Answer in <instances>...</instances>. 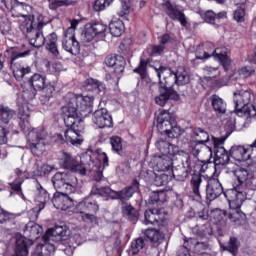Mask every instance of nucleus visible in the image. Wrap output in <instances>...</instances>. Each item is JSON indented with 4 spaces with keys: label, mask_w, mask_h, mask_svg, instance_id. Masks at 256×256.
<instances>
[{
    "label": "nucleus",
    "mask_w": 256,
    "mask_h": 256,
    "mask_svg": "<svg viewBox=\"0 0 256 256\" xmlns=\"http://www.w3.org/2000/svg\"><path fill=\"white\" fill-rule=\"evenodd\" d=\"M73 192H56L52 197V205H54L55 209H60V211H67V209H71L73 207V198L71 195Z\"/></svg>",
    "instance_id": "24"
},
{
    "label": "nucleus",
    "mask_w": 256,
    "mask_h": 256,
    "mask_svg": "<svg viewBox=\"0 0 256 256\" xmlns=\"http://www.w3.org/2000/svg\"><path fill=\"white\" fill-rule=\"evenodd\" d=\"M61 115L64 117V124L68 129L62 134H56V143L63 145L70 143L71 145H81L83 143V135H85V121L79 114V105H77V96L72 95L65 106L61 108Z\"/></svg>",
    "instance_id": "2"
},
{
    "label": "nucleus",
    "mask_w": 256,
    "mask_h": 256,
    "mask_svg": "<svg viewBox=\"0 0 256 256\" xmlns=\"http://www.w3.org/2000/svg\"><path fill=\"white\" fill-rule=\"evenodd\" d=\"M182 161L181 166L173 167L172 168V175L176 181H186L189 177V169L191 168V156H189V166H187V162L185 161V158L179 157Z\"/></svg>",
    "instance_id": "27"
},
{
    "label": "nucleus",
    "mask_w": 256,
    "mask_h": 256,
    "mask_svg": "<svg viewBox=\"0 0 256 256\" xmlns=\"http://www.w3.org/2000/svg\"><path fill=\"white\" fill-rule=\"evenodd\" d=\"M122 1V10L118 12L119 17H125V15H129L133 8L131 7V1L121 0Z\"/></svg>",
    "instance_id": "59"
},
{
    "label": "nucleus",
    "mask_w": 256,
    "mask_h": 256,
    "mask_svg": "<svg viewBox=\"0 0 256 256\" xmlns=\"http://www.w3.org/2000/svg\"><path fill=\"white\" fill-rule=\"evenodd\" d=\"M201 183H203V176L200 173L193 174L190 185L192 187L194 195H196V197H199V199H201V192L199 191Z\"/></svg>",
    "instance_id": "43"
},
{
    "label": "nucleus",
    "mask_w": 256,
    "mask_h": 256,
    "mask_svg": "<svg viewBox=\"0 0 256 256\" xmlns=\"http://www.w3.org/2000/svg\"><path fill=\"white\" fill-rule=\"evenodd\" d=\"M230 157L241 163L249 161V159H251V154H249V150L245 149L243 146H232L230 149Z\"/></svg>",
    "instance_id": "29"
},
{
    "label": "nucleus",
    "mask_w": 256,
    "mask_h": 256,
    "mask_svg": "<svg viewBox=\"0 0 256 256\" xmlns=\"http://www.w3.org/2000/svg\"><path fill=\"white\" fill-rule=\"evenodd\" d=\"M169 179L170 177L167 174L156 175L154 178V185L156 187H164V185H168Z\"/></svg>",
    "instance_id": "57"
},
{
    "label": "nucleus",
    "mask_w": 256,
    "mask_h": 256,
    "mask_svg": "<svg viewBox=\"0 0 256 256\" xmlns=\"http://www.w3.org/2000/svg\"><path fill=\"white\" fill-rule=\"evenodd\" d=\"M255 173L256 160L248 162L245 168L240 167L234 171L237 181L232 189L226 190L224 193L230 207V211L227 212V219L232 223H237L245 217V213L241 211V205L245 199H251L255 192Z\"/></svg>",
    "instance_id": "1"
},
{
    "label": "nucleus",
    "mask_w": 256,
    "mask_h": 256,
    "mask_svg": "<svg viewBox=\"0 0 256 256\" xmlns=\"http://www.w3.org/2000/svg\"><path fill=\"white\" fill-rule=\"evenodd\" d=\"M46 137L47 131L43 128H36L28 133V139L30 141L28 147L33 155H36L37 157H39V155H43V151H45Z\"/></svg>",
    "instance_id": "12"
},
{
    "label": "nucleus",
    "mask_w": 256,
    "mask_h": 256,
    "mask_svg": "<svg viewBox=\"0 0 256 256\" xmlns=\"http://www.w3.org/2000/svg\"><path fill=\"white\" fill-rule=\"evenodd\" d=\"M144 223L145 225H155V223H157L155 213L151 210H146L144 213Z\"/></svg>",
    "instance_id": "58"
},
{
    "label": "nucleus",
    "mask_w": 256,
    "mask_h": 256,
    "mask_svg": "<svg viewBox=\"0 0 256 256\" xmlns=\"http://www.w3.org/2000/svg\"><path fill=\"white\" fill-rule=\"evenodd\" d=\"M104 63L107 67H114V72L112 73V76L116 81H119L121 77H123V73H125V66L127 65V62L125 61V58L121 55H108Z\"/></svg>",
    "instance_id": "18"
},
{
    "label": "nucleus",
    "mask_w": 256,
    "mask_h": 256,
    "mask_svg": "<svg viewBox=\"0 0 256 256\" xmlns=\"http://www.w3.org/2000/svg\"><path fill=\"white\" fill-rule=\"evenodd\" d=\"M196 145H205L209 141V132L203 128L195 127L192 129Z\"/></svg>",
    "instance_id": "37"
},
{
    "label": "nucleus",
    "mask_w": 256,
    "mask_h": 256,
    "mask_svg": "<svg viewBox=\"0 0 256 256\" xmlns=\"http://www.w3.org/2000/svg\"><path fill=\"white\" fill-rule=\"evenodd\" d=\"M109 31L113 37H121L125 33V24L121 19L112 20L109 24Z\"/></svg>",
    "instance_id": "39"
},
{
    "label": "nucleus",
    "mask_w": 256,
    "mask_h": 256,
    "mask_svg": "<svg viewBox=\"0 0 256 256\" xmlns=\"http://www.w3.org/2000/svg\"><path fill=\"white\" fill-rule=\"evenodd\" d=\"M0 225H6L8 229H13L15 225V219H17V214L8 212L5 209L0 210Z\"/></svg>",
    "instance_id": "35"
},
{
    "label": "nucleus",
    "mask_w": 256,
    "mask_h": 256,
    "mask_svg": "<svg viewBox=\"0 0 256 256\" xmlns=\"http://www.w3.org/2000/svg\"><path fill=\"white\" fill-rule=\"evenodd\" d=\"M159 79L158 82V95L155 97L156 105L160 107H165L169 101H179L180 96L179 93L173 88V84L171 83V76L161 78V75L165 73V71H171V68L167 66H160L159 68L152 66Z\"/></svg>",
    "instance_id": "4"
},
{
    "label": "nucleus",
    "mask_w": 256,
    "mask_h": 256,
    "mask_svg": "<svg viewBox=\"0 0 256 256\" xmlns=\"http://www.w3.org/2000/svg\"><path fill=\"white\" fill-rule=\"evenodd\" d=\"M97 213H84L82 214V221H84V223H97Z\"/></svg>",
    "instance_id": "63"
},
{
    "label": "nucleus",
    "mask_w": 256,
    "mask_h": 256,
    "mask_svg": "<svg viewBox=\"0 0 256 256\" xmlns=\"http://www.w3.org/2000/svg\"><path fill=\"white\" fill-rule=\"evenodd\" d=\"M148 243H154V245H161L165 241V233L157 229H146L143 231Z\"/></svg>",
    "instance_id": "30"
},
{
    "label": "nucleus",
    "mask_w": 256,
    "mask_h": 256,
    "mask_svg": "<svg viewBox=\"0 0 256 256\" xmlns=\"http://www.w3.org/2000/svg\"><path fill=\"white\" fill-rule=\"evenodd\" d=\"M36 189L38 191L36 201L38 202L36 209L38 213H41L45 209V204L49 201V193L39 182H37Z\"/></svg>",
    "instance_id": "33"
},
{
    "label": "nucleus",
    "mask_w": 256,
    "mask_h": 256,
    "mask_svg": "<svg viewBox=\"0 0 256 256\" xmlns=\"http://www.w3.org/2000/svg\"><path fill=\"white\" fill-rule=\"evenodd\" d=\"M204 71L207 73L208 76L212 77V78H216L219 77V68H213L211 66H205L204 67Z\"/></svg>",
    "instance_id": "64"
},
{
    "label": "nucleus",
    "mask_w": 256,
    "mask_h": 256,
    "mask_svg": "<svg viewBox=\"0 0 256 256\" xmlns=\"http://www.w3.org/2000/svg\"><path fill=\"white\" fill-rule=\"evenodd\" d=\"M165 201H167V193L164 190L151 192L148 199L149 205H156V207L163 205Z\"/></svg>",
    "instance_id": "34"
},
{
    "label": "nucleus",
    "mask_w": 256,
    "mask_h": 256,
    "mask_svg": "<svg viewBox=\"0 0 256 256\" xmlns=\"http://www.w3.org/2000/svg\"><path fill=\"white\" fill-rule=\"evenodd\" d=\"M149 243V240H147V237H139L137 238L135 241L132 242L131 244V249H132V253L133 255H137V253H139V251H141V249H145V247H147Z\"/></svg>",
    "instance_id": "44"
},
{
    "label": "nucleus",
    "mask_w": 256,
    "mask_h": 256,
    "mask_svg": "<svg viewBox=\"0 0 256 256\" xmlns=\"http://www.w3.org/2000/svg\"><path fill=\"white\" fill-rule=\"evenodd\" d=\"M156 127L161 135L168 139H177L181 135V127L177 126V120L169 111H161L156 118Z\"/></svg>",
    "instance_id": "6"
},
{
    "label": "nucleus",
    "mask_w": 256,
    "mask_h": 256,
    "mask_svg": "<svg viewBox=\"0 0 256 256\" xmlns=\"http://www.w3.org/2000/svg\"><path fill=\"white\" fill-rule=\"evenodd\" d=\"M92 121L99 129L113 127V117L106 108L96 110L93 114Z\"/></svg>",
    "instance_id": "25"
},
{
    "label": "nucleus",
    "mask_w": 256,
    "mask_h": 256,
    "mask_svg": "<svg viewBox=\"0 0 256 256\" xmlns=\"http://www.w3.org/2000/svg\"><path fill=\"white\" fill-rule=\"evenodd\" d=\"M35 92L25 91L23 93V99L25 101L21 103V99H18V115H20L19 127L23 133H29V129H31V125L29 124V106H27V101H32L35 99Z\"/></svg>",
    "instance_id": "10"
},
{
    "label": "nucleus",
    "mask_w": 256,
    "mask_h": 256,
    "mask_svg": "<svg viewBox=\"0 0 256 256\" xmlns=\"http://www.w3.org/2000/svg\"><path fill=\"white\" fill-rule=\"evenodd\" d=\"M94 165H97L98 163H100V165L98 166V169L101 170L102 176H103V170L105 169V167H109V157L107 156V153L102 152L99 154V158L98 160H93ZM104 177H102V179L100 181H103Z\"/></svg>",
    "instance_id": "49"
},
{
    "label": "nucleus",
    "mask_w": 256,
    "mask_h": 256,
    "mask_svg": "<svg viewBox=\"0 0 256 256\" xmlns=\"http://www.w3.org/2000/svg\"><path fill=\"white\" fill-rule=\"evenodd\" d=\"M76 98L78 113L84 121L85 117H89L93 113V101H95V98L93 96H76Z\"/></svg>",
    "instance_id": "26"
},
{
    "label": "nucleus",
    "mask_w": 256,
    "mask_h": 256,
    "mask_svg": "<svg viewBox=\"0 0 256 256\" xmlns=\"http://www.w3.org/2000/svg\"><path fill=\"white\" fill-rule=\"evenodd\" d=\"M173 76H174V83L178 86H183V85H189L191 81V77L189 76V73H187V70L183 67H179L175 72H173L170 69V83L172 84L173 87Z\"/></svg>",
    "instance_id": "28"
},
{
    "label": "nucleus",
    "mask_w": 256,
    "mask_h": 256,
    "mask_svg": "<svg viewBox=\"0 0 256 256\" xmlns=\"http://www.w3.org/2000/svg\"><path fill=\"white\" fill-rule=\"evenodd\" d=\"M234 19L238 23H243L245 21V8L240 7L234 11Z\"/></svg>",
    "instance_id": "62"
},
{
    "label": "nucleus",
    "mask_w": 256,
    "mask_h": 256,
    "mask_svg": "<svg viewBox=\"0 0 256 256\" xmlns=\"http://www.w3.org/2000/svg\"><path fill=\"white\" fill-rule=\"evenodd\" d=\"M7 11H9L12 17H15L16 19H19V17L25 19L27 33L33 31L35 15H31V13H33V7H31V5L25 2H20L19 0H10Z\"/></svg>",
    "instance_id": "7"
},
{
    "label": "nucleus",
    "mask_w": 256,
    "mask_h": 256,
    "mask_svg": "<svg viewBox=\"0 0 256 256\" xmlns=\"http://www.w3.org/2000/svg\"><path fill=\"white\" fill-rule=\"evenodd\" d=\"M52 233V239L54 243H60V245H64V247H74L75 245H81L83 243V238L81 237V234L75 233L73 236H71V230L66 225H56L53 228Z\"/></svg>",
    "instance_id": "8"
},
{
    "label": "nucleus",
    "mask_w": 256,
    "mask_h": 256,
    "mask_svg": "<svg viewBox=\"0 0 256 256\" xmlns=\"http://www.w3.org/2000/svg\"><path fill=\"white\" fill-rule=\"evenodd\" d=\"M184 241V245H186V247H190V249H193L196 255H203V253L207 251V248L209 247L206 242H199L197 238L185 237Z\"/></svg>",
    "instance_id": "31"
},
{
    "label": "nucleus",
    "mask_w": 256,
    "mask_h": 256,
    "mask_svg": "<svg viewBox=\"0 0 256 256\" xmlns=\"http://www.w3.org/2000/svg\"><path fill=\"white\" fill-rule=\"evenodd\" d=\"M28 55H31V50H25L24 52H19L13 48L11 50H5L0 54V72H2L5 67V61H8L9 65L13 66L17 59L20 57H28Z\"/></svg>",
    "instance_id": "23"
},
{
    "label": "nucleus",
    "mask_w": 256,
    "mask_h": 256,
    "mask_svg": "<svg viewBox=\"0 0 256 256\" xmlns=\"http://www.w3.org/2000/svg\"><path fill=\"white\" fill-rule=\"evenodd\" d=\"M199 15L206 23H209L210 25H215V21H217V14L213 12V10H207L204 13L199 12Z\"/></svg>",
    "instance_id": "51"
},
{
    "label": "nucleus",
    "mask_w": 256,
    "mask_h": 256,
    "mask_svg": "<svg viewBox=\"0 0 256 256\" xmlns=\"http://www.w3.org/2000/svg\"><path fill=\"white\" fill-rule=\"evenodd\" d=\"M213 150L215 153L214 157V167L219 165H229V161H231V152L227 151L223 145L225 141H227V137L217 138L215 136L211 137Z\"/></svg>",
    "instance_id": "11"
},
{
    "label": "nucleus",
    "mask_w": 256,
    "mask_h": 256,
    "mask_svg": "<svg viewBox=\"0 0 256 256\" xmlns=\"http://www.w3.org/2000/svg\"><path fill=\"white\" fill-rule=\"evenodd\" d=\"M56 193H75L77 177L71 173L57 172L51 179Z\"/></svg>",
    "instance_id": "9"
},
{
    "label": "nucleus",
    "mask_w": 256,
    "mask_h": 256,
    "mask_svg": "<svg viewBox=\"0 0 256 256\" xmlns=\"http://www.w3.org/2000/svg\"><path fill=\"white\" fill-rule=\"evenodd\" d=\"M111 3H113V0H95L93 4V11H96L97 13L105 11Z\"/></svg>",
    "instance_id": "52"
},
{
    "label": "nucleus",
    "mask_w": 256,
    "mask_h": 256,
    "mask_svg": "<svg viewBox=\"0 0 256 256\" xmlns=\"http://www.w3.org/2000/svg\"><path fill=\"white\" fill-rule=\"evenodd\" d=\"M88 25H90L92 31H94L97 37H100L101 39H105V32L107 31V25L101 22H91Z\"/></svg>",
    "instance_id": "47"
},
{
    "label": "nucleus",
    "mask_w": 256,
    "mask_h": 256,
    "mask_svg": "<svg viewBox=\"0 0 256 256\" xmlns=\"http://www.w3.org/2000/svg\"><path fill=\"white\" fill-rule=\"evenodd\" d=\"M165 53V46L159 44V45H153L152 50L150 52V57H160Z\"/></svg>",
    "instance_id": "61"
},
{
    "label": "nucleus",
    "mask_w": 256,
    "mask_h": 256,
    "mask_svg": "<svg viewBox=\"0 0 256 256\" xmlns=\"http://www.w3.org/2000/svg\"><path fill=\"white\" fill-rule=\"evenodd\" d=\"M210 219L216 225H227V210L216 208L210 212Z\"/></svg>",
    "instance_id": "36"
},
{
    "label": "nucleus",
    "mask_w": 256,
    "mask_h": 256,
    "mask_svg": "<svg viewBox=\"0 0 256 256\" xmlns=\"http://www.w3.org/2000/svg\"><path fill=\"white\" fill-rule=\"evenodd\" d=\"M28 83L34 91H44L45 94L42 97L45 98V101H49L55 93V86L47 83V77L43 74L35 73L29 78Z\"/></svg>",
    "instance_id": "13"
},
{
    "label": "nucleus",
    "mask_w": 256,
    "mask_h": 256,
    "mask_svg": "<svg viewBox=\"0 0 256 256\" xmlns=\"http://www.w3.org/2000/svg\"><path fill=\"white\" fill-rule=\"evenodd\" d=\"M38 23H33V29L27 33H33L34 37L30 39L31 45L36 47V49H41L45 45V36H43V32L41 29L45 27V22H43V16L41 14H37Z\"/></svg>",
    "instance_id": "21"
},
{
    "label": "nucleus",
    "mask_w": 256,
    "mask_h": 256,
    "mask_svg": "<svg viewBox=\"0 0 256 256\" xmlns=\"http://www.w3.org/2000/svg\"><path fill=\"white\" fill-rule=\"evenodd\" d=\"M31 73V67H20L13 70V75L16 79V81H22L23 77L25 75H29Z\"/></svg>",
    "instance_id": "55"
},
{
    "label": "nucleus",
    "mask_w": 256,
    "mask_h": 256,
    "mask_svg": "<svg viewBox=\"0 0 256 256\" xmlns=\"http://www.w3.org/2000/svg\"><path fill=\"white\" fill-rule=\"evenodd\" d=\"M116 171L119 175H129V173L131 172V165L129 164V162L125 161L122 162L117 168Z\"/></svg>",
    "instance_id": "60"
},
{
    "label": "nucleus",
    "mask_w": 256,
    "mask_h": 256,
    "mask_svg": "<svg viewBox=\"0 0 256 256\" xmlns=\"http://www.w3.org/2000/svg\"><path fill=\"white\" fill-rule=\"evenodd\" d=\"M46 49L54 55L59 57V48H57V34L55 32L48 35Z\"/></svg>",
    "instance_id": "42"
},
{
    "label": "nucleus",
    "mask_w": 256,
    "mask_h": 256,
    "mask_svg": "<svg viewBox=\"0 0 256 256\" xmlns=\"http://www.w3.org/2000/svg\"><path fill=\"white\" fill-rule=\"evenodd\" d=\"M26 231L30 233V239H39L41 233H43V227L31 222L26 225Z\"/></svg>",
    "instance_id": "45"
},
{
    "label": "nucleus",
    "mask_w": 256,
    "mask_h": 256,
    "mask_svg": "<svg viewBox=\"0 0 256 256\" xmlns=\"http://www.w3.org/2000/svg\"><path fill=\"white\" fill-rule=\"evenodd\" d=\"M149 63H151L149 59H140V63L138 67L134 69V73H138L141 79H147V77H149V74L147 73Z\"/></svg>",
    "instance_id": "46"
},
{
    "label": "nucleus",
    "mask_w": 256,
    "mask_h": 256,
    "mask_svg": "<svg viewBox=\"0 0 256 256\" xmlns=\"http://www.w3.org/2000/svg\"><path fill=\"white\" fill-rule=\"evenodd\" d=\"M141 184L139 180L134 179L129 186L124 187L122 190L115 191L109 186H104L103 189L95 188L93 193H99L102 197H110L113 201H119L121 205H128L127 201L139 193Z\"/></svg>",
    "instance_id": "5"
},
{
    "label": "nucleus",
    "mask_w": 256,
    "mask_h": 256,
    "mask_svg": "<svg viewBox=\"0 0 256 256\" xmlns=\"http://www.w3.org/2000/svg\"><path fill=\"white\" fill-rule=\"evenodd\" d=\"M239 247H241V242L235 236H231L229 241L222 246L223 251H228L233 256H237L239 253Z\"/></svg>",
    "instance_id": "38"
},
{
    "label": "nucleus",
    "mask_w": 256,
    "mask_h": 256,
    "mask_svg": "<svg viewBox=\"0 0 256 256\" xmlns=\"http://www.w3.org/2000/svg\"><path fill=\"white\" fill-rule=\"evenodd\" d=\"M80 159L79 162L70 153L63 152L60 159V167L71 171V173H78L82 177L89 175V173H94V181H101L103 179V174L101 169H99L101 163L95 164L89 154H84Z\"/></svg>",
    "instance_id": "3"
},
{
    "label": "nucleus",
    "mask_w": 256,
    "mask_h": 256,
    "mask_svg": "<svg viewBox=\"0 0 256 256\" xmlns=\"http://www.w3.org/2000/svg\"><path fill=\"white\" fill-rule=\"evenodd\" d=\"M162 8L172 21H179L182 27L187 26V16H185L183 10L179 8V5L173 4L171 0H167L162 3Z\"/></svg>",
    "instance_id": "17"
},
{
    "label": "nucleus",
    "mask_w": 256,
    "mask_h": 256,
    "mask_svg": "<svg viewBox=\"0 0 256 256\" xmlns=\"http://www.w3.org/2000/svg\"><path fill=\"white\" fill-rule=\"evenodd\" d=\"M210 102L212 109L217 115H225V113H227V102H225L219 95L213 94L210 96Z\"/></svg>",
    "instance_id": "32"
},
{
    "label": "nucleus",
    "mask_w": 256,
    "mask_h": 256,
    "mask_svg": "<svg viewBox=\"0 0 256 256\" xmlns=\"http://www.w3.org/2000/svg\"><path fill=\"white\" fill-rule=\"evenodd\" d=\"M48 1H51L49 4V7L53 11L59 9V7H69V5H73V1L71 0H48Z\"/></svg>",
    "instance_id": "54"
},
{
    "label": "nucleus",
    "mask_w": 256,
    "mask_h": 256,
    "mask_svg": "<svg viewBox=\"0 0 256 256\" xmlns=\"http://www.w3.org/2000/svg\"><path fill=\"white\" fill-rule=\"evenodd\" d=\"M155 146L158 148L159 152L164 155H172L173 157L177 155L178 157H183L187 167H189V153L185 152V150H179V148L171 145L166 136L160 137L156 141Z\"/></svg>",
    "instance_id": "14"
},
{
    "label": "nucleus",
    "mask_w": 256,
    "mask_h": 256,
    "mask_svg": "<svg viewBox=\"0 0 256 256\" xmlns=\"http://www.w3.org/2000/svg\"><path fill=\"white\" fill-rule=\"evenodd\" d=\"M0 113H1V121L5 124L9 123V121H11V119H13L15 115H17V112H15V110L7 106H1Z\"/></svg>",
    "instance_id": "48"
},
{
    "label": "nucleus",
    "mask_w": 256,
    "mask_h": 256,
    "mask_svg": "<svg viewBox=\"0 0 256 256\" xmlns=\"http://www.w3.org/2000/svg\"><path fill=\"white\" fill-rule=\"evenodd\" d=\"M96 34L89 24L86 25L85 30L82 33V39L85 43H91L95 39Z\"/></svg>",
    "instance_id": "53"
},
{
    "label": "nucleus",
    "mask_w": 256,
    "mask_h": 256,
    "mask_svg": "<svg viewBox=\"0 0 256 256\" xmlns=\"http://www.w3.org/2000/svg\"><path fill=\"white\" fill-rule=\"evenodd\" d=\"M122 213L132 223H136L139 219V212L131 204H125L122 206Z\"/></svg>",
    "instance_id": "41"
},
{
    "label": "nucleus",
    "mask_w": 256,
    "mask_h": 256,
    "mask_svg": "<svg viewBox=\"0 0 256 256\" xmlns=\"http://www.w3.org/2000/svg\"><path fill=\"white\" fill-rule=\"evenodd\" d=\"M156 167L159 169V171H173V159L171 157L167 156V154H164L162 157H159L156 161Z\"/></svg>",
    "instance_id": "40"
},
{
    "label": "nucleus",
    "mask_w": 256,
    "mask_h": 256,
    "mask_svg": "<svg viewBox=\"0 0 256 256\" xmlns=\"http://www.w3.org/2000/svg\"><path fill=\"white\" fill-rule=\"evenodd\" d=\"M225 194L223 191V185L218 178H210L208 179L206 185V200L211 203V201H215V199H219L221 195Z\"/></svg>",
    "instance_id": "22"
},
{
    "label": "nucleus",
    "mask_w": 256,
    "mask_h": 256,
    "mask_svg": "<svg viewBox=\"0 0 256 256\" xmlns=\"http://www.w3.org/2000/svg\"><path fill=\"white\" fill-rule=\"evenodd\" d=\"M53 228H50L42 237V243L36 246L33 256H51V253H55V245L51 244L53 241Z\"/></svg>",
    "instance_id": "19"
},
{
    "label": "nucleus",
    "mask_w": 256,
    "mask_h": 256,
    "mask_svg": "<svg viewBox=\"0 0 256 256\" xmlns=\"http://www.w3.org/2000/svg\"><path fill=\"white\" fill-rule=\"evenodd\" d=\"M110 145L112 151H115L118 155H123V144L121 143V137L113 136L110 138Z\"/></svg>",
    "instance_id": "50"
},
{
    "label": "nucleus",
    "mask_w": 256,
    "mask_h": 256,
    "mask_svg": "<svg viewBox=\"0 0 256 256\" xmlns=\"http://www.w3.org/2000/svg\"><path fill=\"white\" fill-rule=\"evenodd\" d=\"M64 37L65 38L62 40L63 50L71 55H79L81 46L77 38H75V34H73V28H68L64 33Z\"/></svg>",
    "instance_id": "20"
},
{
    "label": "nucleus",
    "mask_w": 256,
    "mask_h": 256,
    "mask_svg": "<svg viewBox=\"0 0 256 256\" xmlns=\"http://www.w3.org/2000/svg\"><path fill=\"white\" fill-rule=\"evenodd\" d=\"M101 181H96L93 184L90 194L85 197L81 202H79L78 206L86 213H97L99 211V202L95 199L96 196L103 197L100 193H94L95 189H103L104 186H101Z\"/></svg>",
    "instance_id": "15"
},
{
    "label": "nucleus",
    "mask_w": 256,
    "mask_h": 256,
    "mask_svg": "<svg viewBox=\"0 0 256 256\" xmlns=\"http://www.w3.org/2000/svg\"><path fill=\"white\" fill-rule=\"evenodd\" d=\"M209 57H214L222 65L224 71L231 69V58L227 55V48H216L212 54L204 51L202 54L196 55V59H209Z\"/></svg>",
    "instance_id": "16"
},
{
    "label": "nucleus",
    "mask_w": 256,
    "mask_h": 256,
    "mask_svg": "<svg viewBox=\"0 0 256 256\" xmlns=\"http://www.w3.org/2000/svg\"><path fill=\"white\" fill-rule=\"evenodd\" d=\"M96 85H97V80L93 78H88L83 82L82 87L84 91H91L92 93L96 94V91H97V87H95Z\"/></svg>",
    "instance_id": "56"
}]
</instances>
